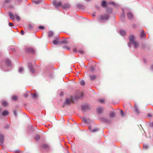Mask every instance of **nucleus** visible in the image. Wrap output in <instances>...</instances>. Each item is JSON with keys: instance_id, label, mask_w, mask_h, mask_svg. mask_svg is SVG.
<instances>
[{"instance_id": "f257e3e1", "label": "nucleus", "mask_w": 153, "mask_h": 153, "mask_svg": "<svg viewBox=\"0 0 153 153\" xmlns=\"http://www.w3.org/2000/svg\"><path fill=\"white\" fill-rule=\"evenodd\" d=\"M109 15L108 14H105L99 16L97 18L98 20L100 22H103L106 21L108 20Z\"/></svg>"}, {"instance_id": "f03ea898", "label": "nucleus", "mask_w": 153, "mask_h": 153, "mask_svg": "<svg viewBox=\"0 0 153 153\" xmlns=\"http://www.w3.org/2000/svg\"><path fill=\"white\" fill-rule=\"evenodd\" d=\"M134 37L133 35H131L129 37V40L130 42L128 43V46L129 47H131V42L132 44H133L135 48H137L138 46L137 44V42L134 41Z\"/></svg>"}, {"instance_id": "7ed1b4c3", "label": "nucleus", "mask_w": 153, "mask_h": 153, "mask_svg": "<svg viewBox=\"0 0 153 153\" xmlns=\"http://www.w3.org/2000/svg\"><path fill=\"white\" fill-rule=\"evenodd\" d=\"M6 67H7V68H5L6 70V71H9L12 67V65L11 64V63L10 61L8 59H7L6 60Z\"/></svg>"}, {"instance_id": "20e7f679", "label": "nucleus", "mask_w": 153, "mask_h": 153, "mask_svg": "<svg viewBox=\"0 0 153 153\" xmlns=\"http://www.w3.org/2000/svg\"><path fill=\"white\" fill-rule=\"evenodd\" d=\"M90 108V105L86 104L81 106V108L83 111H85L89 109Z\"/></svg>"}, {"instance_id": "39448f33", "label": "nucleus", "mask_w": 153, "mask_h": 153, "mask_svg": "<svg viewBox=\"0 0 153 153\" xmlns=\"http://www.w3.org/2000/svg\"><path fill=\"white\" fill-rule=\"evenodd\" d=\"M53 4L56 7H58L59 6H62V3L61 1L57 2L56 0H54L53 2Z\"/></svg>"}, {"instance_id": "423d86ee", "label": "nucleus", "mask_w": 153, "mask_h": 153, "mask_svg": "<svg viewBox=\"0 0 153 153\" xmlns=\"http://www.w3.org/2000/svg\"><path fill=\"white\" fill-rule=\"evenodd\" d=\"M25 50L26 52L28 53H33L34 52V50L32 48L29 47L26 48Z\"/></svg>"}, {"instance_id": "0eeeda50", "label": "nucleus", "mask_w": 153, "mask_h": 153, "mask_svg": "<svg viewBox=\"0 0 153 153\" xmlns=\"http://www.w3.org/2000/svg\"><path fill=\"white\" fill-rule=\"evenodd\" d=\"M71 102V100L69 99L66 98L63 107H64L65 105H69Z\"/></svg>"}, {"instance_id": "6e6552de", "label": "nucleus", "mask_w": 153, "mask_h": 153, "mask_svg": "<svg viewBox=\"0 0 153 153\" xmlns=\"http://www.w3.org/2000/svg\"><path fill=\"white\" fill-rule=\"evenodd\" d=\"M56 39L54 40L53 42V43L55 45H57L59 44L58 41L59 40V37H57L56 38Z\"/></svg>"}, {"instance_id": "1a4fd4ad", "label": "nucleus", "mask_w": 153, "mask_h": 153, "mask_svg": "<svg viewBox=\"0 0 153 153\" xmlns=\"http://www.w3.org/2000/svg\"><path fill=\"white\" fill-rule=\"evenodd\" d=\"M127 16L128 19H131L133 18V15L132 13L130 12L128 13Z\"/></svg>"}, {"instance_id": "9d476101", "label": "nucleus", "mask_w": 153, "mask_h": 153, "mask_svg": "<svg viewBox=\"0 0 153 153\" xmlns=\"http://www.w3.org/2000/svg\"><path fill=\"white\" fill-rule=\"evenodd\" d=\"M89 129L91 132H97L99 130V129L97 128H95L94 129H92L91 126L89 127Z\"/></svg>"}, {"instance_id": "9b49d317", "label": "nucleus", "mask_w": 153, "mask_h": 153, "mask_svg": "<svg viewBox=\"0 0 153 153\" xmlns=\"http://www.w3.org/2000/svg\"><path fill=\"white\" fill-rule=\"evenodd\" d=\"M90 79L91 80H93L95 79L97 77V76L94 75H90Z\"/></svg>"}, {"instance_id": "f8f14e48", "label": "nucleus", "mask_w": 153, "mask_h": 153, "mask_svg": "<svg viewBox=\"0 0 153 153\" xmlns=\"http://www.w3.org/2000/svg\"><path fill=\"white\" fill-rule=\"evenodd\" d=\"M28 67L29 68L31 72L33 74L35 72L34 70L30 63L28 64Z\"/></svg>"}, {"instance_id": "ddd939ff", "label": "nucleus", "mask_w": 153, "mask_h": 153, "mask_svg": "<svg viewBox=\"0 0 153 153\" xmlns=\"http://www.w3.org/2000/svg\"><path fill=\"white\" fill-rule=\"evenodd\" d=\"M120 35L122 36H124L126 35V32L123 29H120Z\"/></svg>"}, {"instance_id": "4468645a", "label": "nucleus", "mask_w": 153, "mask_h": 153, "mask_svg": "<svg viewBox=\"0 0 153 153\" xmlns=\"http://www.w3.org/2000/svg\"><path fill=\"white\" fill-rule=\"evenodd\" d=\"M103 111V108L102 107H100L98 108L97 110V113L98 114L101 113Z\"/></svg>"}, {"instance_id": "2eb2a0df", "label": "nucleus", "mask_w": 153, "mask_h": 153, "mask_svg": "<svg viewBox=\"0 0 153 153\" xmlns=\"http://www.w3.org/2000/svg\"><path fill=\"white\" fill-rule=\"evenodd\" d=\"M9 14L10 16V17L12 20H14L15 19V14L14 15H13L10 12H9Z\"/></svg>"}, {"instance_id": "dca6fc26", "label": "nucleus", "mask_w": 153, "mask_h": 153, "mask_svg": "<svg viewBox=\"0 0 153 153\" xmlns=\"http://www.w3.org/2000/svg\"><path fill=\"white\" fill-rule=\"evenodd\" d=\"M146 36V34L144 33V32L143 30H142V31L140 33V37L142 38H145Z\"/></svg>"}, {"instance_id": "f3484780", "label": "nucleus", "mask_w": 153, "mask_h": 153, "mask_svg": "<svg viewBox=\"0 0 153 153\" xmlns=\"http://www.w3.org/2000/svg\"><path fill=\"white\" fill-rule=\"evenodd\" d=\"M101 119L102 121L105 123H108L109 122L106 118L104 117L101 118Z\"/></svg>"}, {"instance_id": "a211bd4d", "label": "nucleus", "mask_w": 153, "mask_h": 153, "mask_svg": "<svg viewBox=\"0 0 153 153\" xmlns=\"http://www.w3.org/2000/svg\"><path fill=\"white\" fill-rule=\"evenodd\" d=\"M9 114L8 111L7 110H4V111L2 113V115L3 116H5L7 115H8Z\"/></svg>"}, {"instance_id": "6ab92c4d", "label": "nucleus", "mask_w": 153, "mask_h": 153, "mask_svg": "<svg viewBox=\"0 0 153 153\" xmlns=\"http://www.w3.org/2000/svg\"><path fill=\"white\" fill-rule=\"evenodd\" d=\"M70 5L69 4H66L62 6V7L64 9L68 8L70 7Z\"/></svg>"}, {"instance_id": "aec40b11", "label": "nucleus", "mask_w": 153, "mask_h": 153, "mask_svg": "<svg viewBox=\"0 0 153 153\" xmlns=\"http://www.w3.org/2000/svg\"><path fill=\"white\" fill-rule=\"evenodd\" d=\"M32 1L33 3H35L36 4H39L41 2V1L40 0L35 1L32 0Z\"/></svg>"}, {"instance_id": "412c9836", "label": "nucleus", "mask_w": 153, "mask_h": 153, "mask_svg": "<svg viewBox=\"0 0 153 153\" xmlns=\"http://www.w3.org/2000/svg\"><path fill=\"white\" fill-rule=\"evenodd\" d=\"M102 6L103 7H105L106 6V2L105 1H103L101 3Z\"/></svg>"}, {"instance_id": "4be33fe9", "label": "nucleus", "mask_w": 153, "mask_h": 153, "mask_svg": "<svg viewBox=\"0 0 153 153\" xmlns=\"http://www.w3.org/2000/svg\"><path fill=\"white\" fill-rule=\"evenodd\" d=\"M4 136L3 135H1L0 137V143H2L3 141Z\"/></svg>"}, {"instance_id": "5701e85b", "label": "nucleus", "mask_w": 153, "mask_h": 153, "mask_svg": "<svg viewBox=\"0 0 153 153\" xmlns=\"http://www.w3.org/2000/svg\"><path fill=\"white\" fill-rule=\"evenodd\" d=\"M122 13L121 15V17L122 18H124L125 16V14L124 13V10L123 9H122Z\"/></svg>"}, {"instance_id": "b1692460", "label": "nucleus", "mask_w": 153, "mask_h": 153, "mask_svg": "<svg viewBox=\"0 0 153 153\" xmlns=\"http://www.w3.org/2000/svg\"><path fill=\"white\" fill-rule=\"evenodd\" d=\"M53 34V33L51 31H49L48 33V36L49 37H51Z\"/></svg>"}, {"instance_id": "393cba45", "label": "nucleus", "mask_w": 153, "mask_h": 153, "mask_svg": "<svg viewBox=\"0 0 153 153\" xmlns=\"http://www.w3.org/2000/svg\"><path fill=\"white\" fill-rule=\"evenodd\" d=\"M7 102L5 101H3L2 102V105L4 106H5L7 105Z\"/></svg>"}, {"instance_id": "a878e982", "label": "nucleus", "mask_w": 153, "mask_h": 153, "mask_svg": "<svg viewBox=\"0 0 153 153\" xmlns=\"http://www.w3.org/2000/svg\"><path fill=\"white\" fill-rule=\"evenodd\" d=\"M40 138V137L39 135H37L35 137V139L36 141L39 140Z\"/></svg>"}, {"instance_id": "bb28decb", "label": "nucleus", "mask_w": 153, "mask_h": 153, "mask_svg": "<svg viewBox=\"0 0 153 153\" xmlns=\"http://www.w3.org/2000/svg\"><path fill=\"white\" fill-rule=\"evenodd\" d=\"M15 18H16V19L18 21H19L20 20V17L18 15L16 14H15Z\"/></svg>"}, {"instance_id": "cd10ccee", "label": "nucleus", "mask_w": 153, "mask_h": 153, "mask_svg": "<svg viewBox=\"0 0 153 153\" xmlns=\"http://www.w3.org/2000/svg\"><path fill=\"white\" fill-rule=\"evenodd\" d=\"M110 114V117H114L115 115L114 112L113 111H111Z\"/></svg>"}, {"instance_id": "c85d7f7f", "label": "nucleus", "mask_w": 153, "mask_h": 153, "mask_svg": "<svg viewBox=\"0 0 153 153\" xmlns=\"http://www.w3.org/2000/svg\"><path fill=\"white\" fill-rule=\"evenodd\" d=\"M18 99V97L16 96H13L12 97V100L13 101H16Z\"/></svg>"}, {"instance_id": "c756f323", "label": "nucleus", "mask_w": 153, "mask_h": 153, "mask_svg": "<svg viewBox=\"0 0 153 153\" xmlns=\"http://www.w3.org/2000/svg\"><path fill=\"white\" fill-rule=\"evenodd\" d=\"M82 7H83L82 5L80 4H78L77 5V7L78 8H79V9L82 8Z\"/></svg>"}, {"instance_id": "7c9ffc66", "label": "nucleus", "mask_w": 153, "mask_h": 153, "mask_svg": "<svg viewBox=\"0 0 153 153\" xmlns=\"http://www.w3.org/2000/svg\"><path fill=\"white\" fill-rule=\"evenodd\" d=\"M79 53L80 54H84L85 52L84 51L82 50H80L78 51Z\"/></svg>"}, {"instance_id": "2f4dec72", "label": "nucleus", "mask_w": 153, "mask_h": 153, "mask_svg": "<svg viewBox=\"0 0 153 153\" xmlns=\"http://www.w3.org/2000/svg\"><path fill=\"white\" fill-rule=\"evenodd\" d=\"M23 68L22 67H20L19 68V72L20 73H22L23 71Z\"/></svg>"}, {"instance_id": "473e14b6", "label": "nucleus", "mask_w": 153, "mask_h": 153, "mask_svg": "<svg viewBox=\"0 0 153 153\" xmlns=\"http://www.w3.org/2000/svg\"><path fill=\"white\" fill-rule=\"evenodd\" d=\"M80 84L81 85L83 86L85 85V82L84 80H82L80 82Z\"/></svg>"}, {"instance_id": "72a5a7b5", "label": "nucleus", "mask_w": 153, "mask_h": 153, "mask_svg": "<svg viewBox=\"0 0 153 153\" xmlns=\"http://www.w3.org/2000/svg\"><path fill=\"white\" fill-rule=\"evenodd\" d=\"M108 3L110 4H111L113 5H114L115 6L116 5V4L113 1L109 2Z\"/></svg>"}, {"instance_id": "f704fd0d", "label": "nucleus", "mask_w": 153, "mask_h": 153, "mask_svg": "<svg viewBox=\"0 0 153 153\" xmlns=\"http://www.w3.org/2000/svg\"><path fill=\"white\" fill-rule=\"evenodd\" d=\"M143 148L144 149H148L149 147L147 145H144L143 146Z\"/></svg>"}, {"instance_id": "c9c22d12", "label": "nucleus", "mask_w": 153, "mask_h": 153, "mask_svg": "<svg viewBox=\"0 0 153 153\" xmlns=\"http://www.w3.org/2000/svg\"><path fill=\"white\" fill-rule=\"evenodd\" d=\"M94 69H95L94 67L93 66H92L91 67L90 69V70L92 72H93L94 71Z\"/></svg>"}, {"instance_id": "e433bc0d", "label": "nucleus", "mask_w": 153, "mask_h": 153, "mask_svg": "<svg viewBox=\"0 0 153 153\" xmlns=\"http://www.w3.org/2000/svg\"><path fill=\"white\" fill-rule=\"evenodd\" d=\"M120 113H121V115L123 117H124V116L125 115H124V114L123 111L122 110H120Z\"/></svg>"}, {"instance_id": "4c0bfd02", "label": "nucleus", "mask_w": 153, "mask_h": 153, "mask_svg": "<svg viewBox=\"0 0 153 153\" xmlns=\"http://www.w3.org/2000/svg\"><path fill=\"white\" fill-rule=\"evenodd\" d=\"M36 94H32V98H35L36 97Z\"/></svg>"}, {"instance_id": "58836bf2", "label": "nucleus", "mask_w": 153, "mask_h": 153, "mask_svg": "<svg viewBox=\"0 0 153 153\" xmlns=\"http://www.w3.org/2000/svg\"><path fill=\"white\" fill-rule=\"evenodd\" d=\"M61 43L62 44H67L68 42L66 40H64L61 42Z\"/></svg>"}, {"instance_id": "ea45409f", "label": "nucleus", "mask_w": 153, "mask_h": 153, "mask_svg": "<svg viewBox=\"0 0 153 153\" xmlns=\"http://www.w3.org/2000/svg\"><path fill=\"white\" fill-rule=\"evenodd\" d=\"M99 102L102 103H103L104 102V99H101L99 100Z\"/></svg>"}, {"instance_id": "a19ab883", "label": "nucleus", "mask_w": 153, "mask_h": 153, "mask_svg": "<svg viewBox=\"0 0 153 153\" xmlns=\"http://www.w3.org/2000/svg\"><path fill=\"white\" fill-rule=\"evenodd\" d=\"M82 121L85 123H86L87 122V120L85 118H83L82 119Z\"/></svg>"}, {"instance_id": "79ce46f5", "label": "nucleus", "mask_w": 153, "mask_h": 153, "mask_svg": "<svg viewBox=\"0 0 153 153\" xmlns=\"http://www.w3.org/2000/svg\"><path fill=\"white\" fill-rule=\"evenodd\" d=\"M135 111L137 113V114H139V110H138V109H137V108L136 107Z\"/></svg>"}, {"instance_id": "37998d69", "label": "nucleus", "mask_w": 153, "mask_h": 153, "mask_svg": "<svg viewBox=\"0 0 153 153\" xmlns=\"http://www.w3.org/2000/svg\"><path fill=\"white\" fill-rule=\"evenodd\" d=\"M43 147L44 148H46L48 147V146L47 144H44L43 145Z\"/></svg>"}, {"instance_id": "c03bdc74", "label": "nucleus", "mask_w": 153, "mask_h": 153, "mask_svg": "<svg viewBox=\"0 0 153 153\" xmlns=\"http://www.w3.org/2000/svg\"><path fill=\"white\" fill-rule=\"evenodd\" d=\"M39 28L43 30L45 28V27L43 26H39Z\"/></svg>"}, {"instance_id": "a18cd8bd", "label": "nucleus", "mask_w": 153, "mask_h": 153, "mask_svg": "<svg viewBox=\"0 0 153 153\" xmlns=\"http://www.w3.org/2000/svg\"><path fill=\"white\" fill-rule=\"evenodd\" d=\"M32 28H33L32 25H31L30 24H29V29H32Z\"/></svg>"}, {"instance_id": "49530a36", "label": "nucleus", "mask_w": 153, "mask_h": 153, "mask_svg": "<svg viewBox=\"0 0 153 153\" xmlns=\"http://www.w3.org/2000/svg\"><path fill=\"white\" fill-rule=\"evenodd\" d=\"M13 113H14V115L16 117H17V114L16 111H14Z\"/></svg>"}, {"instance_id": "de8ad7c7", "label": "nucleus", "mask_w": 153, "mask_h": 153, "mask_svg": "<svg viewBox=\"0 0 153 153\" xmlns=\"http://www.w3.org/2000/svg\"><path fill=\"white\" fill-rule=\"evenodd\" d=\"M9 25L10 27H12L13 26V24L12 23L9 22Z\"/></svg>"}, {"instance_id": "09e8293b", "label": "nucleus", "mask_w": 153, "mask_h": 153, "mask_svg": "<svg viewBox=\"0 0 153 153\" xmlns=\"http://www.w3.org/2000/svg\"><path fill=\"white\" fill-rule=\"evenodd\" d=\"M64 48H65L68 50L70 49V48H69V47L68 46H65V47H64Z\"/></svg>"}, {"instance_id": "8fccbe9b", "label": "nucleus", "mask_w": 153, "mask_h": 153, "mask_svg": "<svg viewBox=\"0 0 153 153\" xmlns=\"http://www.w3.org/2000/svg\"><path fill=\"white\" fill-rule=\"evenodd\" d=\"M25 33L24 31H21V33L22 35H24Z\"/></svg>"}, {"instance_id": "3c124183", "label": "nucleus", "mask_w": 153, "mask_h": 153, "mask_svg": "<svg viewBox=\"0 0 153 153\" xmlns=\"http://www.w3.org/2000/svg\"><path fill=\"white\" fill-rule=\"evenodd\" d=\"M150 68L153 71V65L151 66Z\"/></svg>"}, {"instance_id": "603ef678", "label": "nucleus", "mask_w": 153, "mask_h": 153, "mask_svg": "<svg viewBox=\"0 0 153 153\" xmlns=\"http://www.w3.org/2000/svg\"><path fill=\"white\" fill-rule=\"evenodd\" d=\"M148 117H150L152 116V115L151 114H148Z\"/></svg>"}, {"instance_id": "864d4df0", "label": "nucleus", "mask_w": 153, "mask_h": 153, "mask_svg": "<svg viewBox=\"0 0 153 153\" xmlns=\"http://www.w3.org/2000/svg\"><path fill=\"white\" fill-rule=\"evenodd\" d=\"M73 51L75 52H76V48H74L73 49Z\"/></svg>"}, {"instance_id": "5fc2aeb1", "label": "nucleus", "mask_w": 153, "mask_h": 153, "mask_svg": "<svg viewBox=\"0 0 153 153\" xmlns=\"http://www.w3.org/2000/svg\"><path fill=\"white\" fill-rule=\"evenodd\" d=\"M5 1L6 3H8L10 2V0H6Z\"/></svg>"}, {"instance_id": "6e6d98bb", "label": "nucleus", "mask_w": 153, "mask_h": 153, "mask_svg": "<svg viewBox=\"0 0 153 153\" xmlns=\"http://www.w3.org/2000/svg\"><path fill=\"white\" fill-rule=\"evenodd\" d=\"M27 96H28L27 94H25L24 95V96L25 97H27Z\"/></svg>"}, {"instance_id": "4d7b16f0", "label": "nucleus", "mask_w": 153, "mask_h": 153, "mask_svg": "<svg viewBox=\"0 0 153 153\" xmlns=\"http://www.w3.org/2000/svg\"><path fill=\"white\" fill-rule=\"evenodd\" d=\"M95 15H96V13H93L92 14V15L93 16H95Z\"/></svg>"}, {"instance_id": "13d9d810", "label": "nucleus", "mask_w": 153, "mask_h": 153, "mask_svg": "<svg viewBox=\"0 0 153 153\" xmlns=\"http://www.w3.org/2000/svg\"><path fill=\"white\" fill-rule=\"evenodd\" d=\"M60 96H62L63 95V93L62 92H61L60 93Z\"/></svg>"}, {"instance_id": "bf43d9fd", "label": "nucleus", "mask_w": 153, "mask_h": 153, "mask_svg": "<svg viewBox=\"0 0 153 153\" xmlns=\"http://www.w3.org/2000/svg\"><path fill=\"white\" fill-rule=\"evenodd\" d=\"M143 61L144 63H146V60L145 59H143Z\"/></svg>"}, {"instance_id": "052dcab7", "label": "nucleus", "mask_w": 153, "mask_h": 153, "mask_svg": "<svg viewBox=\"0 0 153 153\" xmlns=\"http://www.w3.org/2000/svg\"><path fill=\"white\" fill-rule=\"evenodd\" d=\"M2 108L0 107V113L1 112V111H2Z\"/></svg>"}, {"instance_id": "680f3d73", "label": "nucleus", "mask_w": 153, "mask_h": 153, "mask_svg": "<svg viewBox=\"0 0 153 153\" xmlns=\"http://www.w3.org/2000/svg\"><path fill=\"white\" fill-rule=\"evenodd\" d=\"M151 126L152 127H153V123L151 124Z\"/></svg>"}, {"instance_id": "e2e57ef3", "label": "nucleus", "mask_w": 153, "mask_h": 153, "mask_svg": "<svg viewBox=\"0 0 153 153\" xmlns=\"http://www.w3.org/2000/svg\"><path fill=\"white\" fill-rule=\"evenodd\" d=\"M85 1H90L91 0H85Z\"/></svg>"}, {"instance_id": "0e129e2a", "label": "nucleus", "mask_w": 153, "mask_h": 153, "mask_svg": "<svg viewBox=\"0 0 153 153\" xmlns=\"http://www.w3.org/2000/svg\"><path fill=\"white\" fill-rule=\"evenodd\" d=\"M19 151H19V150H17V151H16V152H19Z\"/></svg>"}, {"instance_id": "69168bd1", "label": "nucleus", "mask_w": 153, "mask_h": 153, "mask_svg": "<svg viewBox=\"0 0 153 153\" xmlns=\"http://www.w3.org/2000/svg\"><path fill=\"white\" fill-rule=\"evenodd\" d=\"M82 96H83V94H82Z\"/></svg>"}]
</instances>
